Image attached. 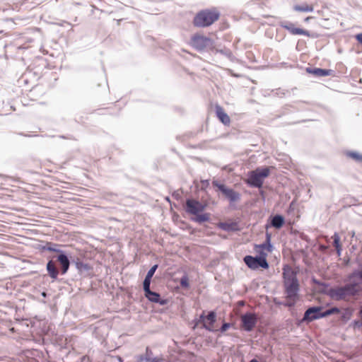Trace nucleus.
I'll list each match as a JSON object with an SVG mask.
<instances>
[{"mask_svg":"<svg viewBox=\"0 0 362 362\" xmlns=\"http://www.w3.org/2000/svg\"><path fill=\"white\" fill-rule=\"evenodd\" d=\"M296 272L288 265L283 268L284 285L286 298L292 302L289 305H293L296 302L299 290V284L296 277Z\"/></svg>","mask_w":362,"mask_h":362,"instance_id":"nucleus-1","label":"nucleus"},{"mask_svg":"<svg viewBox=\"0 0 362 362\" xmlns=\"http://www.w3.org/2000/svg\"><path fill=\"white\" fill-rule=\"evenodd\" d=\"M220 16V11L216 7L202 9L194 16L192 24L196 28H207L218 21Z\"/></svg>","mask_w":362,"mask_h":362,"instance_id":"nucleus-2","label":"nucleus"},{"mask_svg":"<svg viewBox=\"0 0 362 362\" xmlns=\"http://www.w3.org/2000/svg\"><path fill=\"white\" fill-rule=\"evenodd\" d=\"M206 204H202L196 199H188L185 204V211L187 214L195 216L193 221L201 223L208 221L210 219V214H202V212L206 209Z\"/></svg>","mask_w":362,"mask_h":362,"instance_id":"nucleus-3","label":"nucleus"},{"mask_svg":"<svg viewBox=\"0 0 362 362\" xmlns=\"http://www.w3.org/2000/svg\"><path fill=\"white\" fill-rule=\"evenodd\" d=\"M360 290L358 284H347L344 286L331 288L329 291L330 297L336 300H349L358 294Z\"/></svg>","mask_w":362,"mask_h":362,"instance_id":"nucleus-4","label":"nucleus"},{"mask_svg":"<svg viewBox=\"0 0 362 362\" xmlns=\"http://www.w3.org/2000/svg\"><path fill=\"white\" fill-rule=\"evenodd\" d=\"M189 45L199 52L214 49V41L204 34L197 33L192 35Z\"/></svg>","mask_w":362,"mask_h":362,"instance_id":"nucleus-5","label":"nucleus"},{"mask_svg":"<svg viewBox=\"0 0 362 362\" xmlns=\"http://www.w3.org/2000/svg\"><path fill=\"white\" fill-rule=\"evenodd\" d=\"M322 307H311L308 308L305 314L303 320L312 322L315 320L325 317L333 314H337L340 312L337 308H332L325 312H322Z\"/></svg>","mask_w":362,"mask_h":362,"instance_id":"nucleus-6","label":"nucleus"},{"mask_svg":"<svg viewBox=\"0 0 362 362\" xmlns=\"http://www.w3.org/2000/svg\"><path fill=\"white\" fill-rule=\"evenodd\" d=\"M269 175V169L268 168H257L255 170L251 171L249 177L247 180V183L250 186L261 187L263 185L264 178L268 177Z\"/></svg>","mask_w":362,"mask_h":362,"instance_id":"nucleus-7","label":"nucleus"},{"mask_svg":"<svg viewBox=\"0 0 362 362\" xmlns=\"http://www.w3.org/2000/svg\"><path fill=\"white\" fill-rule=\"evenodd\" d=\"M244 262L250 269L253 270H256L259 267L264 269L269 268V264L267 259L259 257H255L251 255H247L244 257Z\"/></svg>","mask_w":362,"mask_h":362,"instance_id":"nucleus-8","label":"nucleus"},{"mask_svg":"<svg viewBox=\"0 0 362 362\" xmlns=\"http://www.w3.org/2000/svg\"><path fill=\"white\" fill-rule=\"evenodd\" d=\"M270 242L271 235L267 233V238L264 243L260 245H255L254 251L258 255L257 257L267 259L268 254L272 250V246Z\"/></svg>","mask_w":362,"mask_h":362,"instance_id":"nucleus-9","label":"nucleus"},{"mask_svg":"<svg viewBox=\"0 0 362 362\" xmlns=\"http://www.w3.org/2000/svg\"><path fill=\"white\" fill-rule=\"evenodd\" d=\"M212 184L214 187H216L230 202H235L240 199V194L233 189L228 188L224 185L220 184L216 181H214Z\"/></svg>","mask_w":362,"mask_h":362,"instance_id":"nucleus-10","label":"nucleus"},{"mask_svg":"<svg viewBox=\"0 0 362 362\" xmlns=\"http://www.w3.org/2000/svg\"><path fill=\"white\" fill-rule=\"evenodd\" d=\"M257 322V315L255 313H246L241 316L243 328L247 331H252Z\"/></svg>","mask_w":362,"mask_h":362,"instance_id":"nucleus-11","label":"nucleus"},{"mask_svg":"<svg viewBox=\"0 0 362 362\" xmlns=\"http://www.w3.org/2000/svg\"><path fill=\"white\" fill-rule=\"evenodd\" d=\"M216 315L215 312L211 311L207 315H204V312L200 315V322L203 325V327L209 331L214 330V324L216 322Z\"/></svg>","mask_w":362,"mask_h":362,"instance_id":"nucleus-12","label":"nucleus"},{"mask_svg":"<svg viewBox=\"0 0 362 362\" xmlns=\"http://www.w3.org/2000/svg\"><path fill=\"white\" fill-rule=\"evenodd\" d=\"M281 26L283 28H284L285 30H288L291 35H305L307 37H310V34L309 31L303 30L300 28H296L295 25L292 23H289V22L281 23Z\"/></svg>","mask_w":362,"mask_h":362,"instance_id":"nucleus-13","label":"nucleus"},{"mask_svg":"<svg viewBox=\"0 0 362 362\" xmlns=\"http://www.w3.org/2000/svg\"><path fill=\"white\" fill-rule=\"evenodd\" d=\"M216 114L218 119L225 125H229L230 123V119L229 116L225 112L223 108L218 105H216Z\"/></svg>","mask_w":362,"mask_h":362,"instance_id":"nucleus-14","label":"nucleus"},{"mask_svg":"<svg viewBox=\"0 0 362 362\" xmlns=\"http://www.w3.org/2000/svg\"><path fill=\"white\" fill-rule=\"evenodd\" d=\"M145 297L151 302L159 303L160 305H165L166 303L165 300H161L160 294L151 291L144 293Z\"/></svg>","mask_w":362,"mask_h":362,"instance_id":"nucleus-15","label":"nucleus"},{"mask_svg":"<svg viewBox=\"0 0 362 362\" xmlns=\"http://www.w3.org/2000/svg\"><path fill=\"white\" fill-rule=\"evenodd\" d=\"M218 227L221 228L222 230H224L226 231H229V230L235 231V230H238L239 229L238 223L233 222V221L221 222L218 224Z\"/></svg>","mask_w":362,"mask_h":362,"instance_id":"nucleus-16","label":"nucleus"},{"mask_svg":"<svg viewBox=\"0 0 362 362\" xmlns=\"http://www.w3.org/2000/svg\"><path fill=\"white\" fill-rule=\"evenodd\" d=\"M309 72L316 76H326L331 75L332 73V70L315 68L313 69L310 70Z\"/></svg>","mask_w":362,"mask_h":362,"instance_id":"nucleus-17","label":"nucleus"},{"mask_svg":"<svg viewBox=\"0 0 362 362\" xmlns=\"http://www.w3.org/2000/svg\"><path fill=\"white\" fill-rule=\"evenodd\" d=\"M284 224V218L281 215H276L272 217L271 221V226L275 228H281Z\"/></svg>","mask_w":362,"mask_h":362,"instance_id":"nucleus-18","label":"nucleus"},{"mask_svg":"<svg viewBox=\"0 0 362 362\" xmlns=\"http://www.w3.org/2000/svg\"><path fill=\"white\" fill-rule=\"evenodd\" d=\"M58 261L62 265V273L65 274L69 267V260L65 255H59L58 256Z\"/></svg>","mask_w":362,"mask_h":362,"instance_id":"nucleus-19","label":"nucleus"},{"mask_svg":"<svg viewBox=\"0 0 362 362\" xmlns=\"http://www.w3.org/2000/svg\"><path fill=\"white\" fill-rule=\"evenodd\" d=\"M47 269L48 271V273L49 274V276L55 279H57V276H58V270L54 264V263L52 262V261H49L47 264Z\"/></svg>","mask_w":362,"mask_h":362,"instance_id":"nucleus-20","label":"nucleus"},{"mask_svg":"<svg viewBox=\"0 0 362 362\" xmlns=\"http://www.w3.org/2000/svg\"><path fill=\"white\" fill-rule=\"evenodd\" d=\"M294 10L298 12H311L314 10V6L312 4H303L301 5H296Z\"/></svg>","mask_w":362,"mask_h":362,"instance_id":"nucleus-21","label":"nucleus"},{"mask_svg":"<svg viewBox=\"0 0 362 362\" xmlns=\"http://www.w3.org/2000/svg\"><path fill=\"white\" fill-rule=\"evenodd\" d=\"M332 239L333 240V245L336 248L338 256H340L341 250V245L340 243V237L337 233H335L332 236Z\"/></svg>","mask_w":362,"mask_h":362,"instance_id":"nucleus-22","label":"nucleus"},{"mask_svg":"<svg viewBox=\"0 0 362 362\" xmlns=\"http://www.w3.org/2000/svg\"><path fill=\"white\" fill-rule=\"evenodd\" d=\"M180 284L182 288H189V277L187 275H184L180 281Z\"/></svg>","mask_w":362,"mask_h":362,"instance_id":"nucleus-23","label":"nucleus"},{"mask_svg":"<svg viewBox=\"0 0 362 362\" xmlns=\"http://www.w3.org/2000/svg\"><path fill=\"white\" fill-rule=\"evenodd\" d=\"M151 281V279H149L148 277H145V279L143 283L144 293H146L147 291H151V289H150Z\"/></svg>","mask_w":362,"mask_h":362,"instance_id":"nucleus-24","label":"nucleus"},{"mask_svg":"<svg viewBox=\"0 0 362 362\" xmlns=\"http://www.w3.org/2000/svg\"><path fill=\"white\" fill-rule=\"evenodd\" d=\"M347 156L355 160L362 161V155H360L356 152H349L347 153Z\"/></svg>","mask_w":362,"mask_h":362,"instance_id":"nucleus-25","label":"nucleus"},{"mask_svg":"<svg viewBox=\"0 0 362 362\" xmlns=\"http://www.w3.org/2000/svg\"><path fill=\"white\" fill-rule=\"evenodd\" d=\"M158 268V265L157 264H155L154 266H153L148 272L146 277H148L149 279H151L152 276H153L156 270Z\"/></svg>","mask_w":362,"mask_h":362,"instance_id":"nucleus-26","label":"nucleus"},{"mask_svg":"<svg viewBox=\"0 0 362 362\" xmlns=\"http://www.w3.org/2000/svg\"><path fill=\"white\" fill-rule=\"evenodd\" d=\"M144 360L146 362H164L163 358H151V357H145Z\"/></svg>","mask_w":362,"mask_h":362,"instance_id":"nucleus-27","label":"nucleus"},{"mask_svg":"<svg viewBox=\"0 0 362 362\" xmlns=\"http://www.w3.org/2000/svg\"><path fill=\"white\" fill-rule=\"evenodd\" d=\"M229 327H230L229 323H224L221 327V331L222 332H226Z\"/></svg>","mask_w":362,"mask_h":362,"instance_id":"nucleus-28","label":"nucleus"},{"mask_svg":"<svg viewBox=\"0 0 362 362\" xmlns=\"http://www.w3.org/2000/svg\"><path fill=\"white\" fill-rule=\"evenodd\" d=\"M355 38L356 39V40L362 45V33H359V34H357L356 36H355Z\"/></svg>","mask_w":362,"mask_h":362,"instance_id":"nucleus-29","label":"nucleus"},{"mask_svg":"<svg viewBox=\"0 0 362 362\" xmlns=\"http://www.w3.org/2000/svg\"><path fill=\"white\" fill-rule=\"evenodd\" d=\"M152 354L151 351L149 349L148 347L146 348V354L145 357H151V355Z\"/></svg>","mask_w":362,"mask_h":362,"instance_id":"nucleus-30","label":"nucleus"},{"mask_svg":"<svg viewBox=\"0 0 362 362\" xmlns=\"http://www.w3.org/2000/svg\"><path fill=\"white\" fill-rule=\"evenodd\" d=\"M354 276H358L360 277V279H362V271L358 273H354Z\"/></svg>","mask_w":362,"mask_h":362,"instance_id":"nucleus-31","label":"nucleus"},{"mask_svg":"<svg viewBox=\"0 0 362 362\" xmlns=\"http://www.w3.org/2000/svg\"><path fill=\"white\" fill-rule=\"evenodd\" d=\"M47 250H49V251L58 252V250H57L56 249H54V248H53V247H49L47 248Z\"/></svg>","mask_w":362,"mask_h":362,"instance_id":"nucleus-32","label":"nucleus"},{"mask_svg":"<svg viewBox=\"0 0 362 362\" xmlns=\"http://www.w3.org/2000/svg\"><path fill=\"white\" fill-rule=\"evenodd\" d=\"M313 17V16H308L305 18V21L308 22L309 20L312 19Z\"/></svg>","mask_w":362,"mask_h":362,"instance_id":"nucleus-33","label":"nucleus"},{"mask_svg":"<svg viewBox=\"0 0 362 362\" xmlns=\"http://www.w3.org/2000/svg\"><path fill=\"white\" fill-rule=\"evenodd\" d=\"M250 362H259V361L256 359H252Z\"/></svg>","mask_w":362,"mask_h":362,"instance_id":"nucleus-34","label":"nucleus"}]
</instances>
